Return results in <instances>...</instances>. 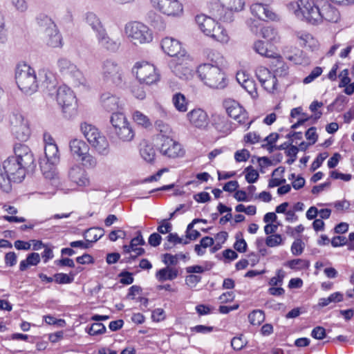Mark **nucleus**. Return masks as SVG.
<instances>
[{"mask_svg":"<svg viewBox=\"0 0 354 354\" xmlns=\"http://www.w3.org/2000/svg\"><path fill=\"white\" fill-rule=\"evenodd\" d=\"M200 79L209 87L215 89H223L227 85L225 73L217 65L204 64L197 69Z\"/></svg>","mask_w":354,"mask_h":354,"instance_id":"obj_1","label":"nucleus"},{"mask_svg":"<svg viewBox=\"0 0 354 354\" xmlns=\"http://www.w3.org/2000/svg\"><path fill=\"white\" fill-rule=\"evenodd\" d=\"M288 8L295 16L310 24L320 22L319 7L316 6L313 0H298L288 4Z\"/></svg>","mask_w":354,"mask_h":354,"instance_id":"obj_2","label":"nucleus"},{"mask_svg":"<svg viewBox=\"0 0 354 354\" xmlns=\"http://www.w3.org/2000/svg\"><path fill=\"white\" fill-rule=\"evenodd\" d=\"M15 80L18 88L26 95H32L37 91L38 82L35 71L30 66L19 64L16 68Z\"/></svg>","mask_w":354,"mask_h":354,"instance_id":"obj_3","label":"nucleus"},{"mask_svg":"<svg viewBox=\"0 0 354 354\" xmlns=\"http://www.w3.org/2000/svg\"><path fill=\"white\" fill-rule=\"evenodd\" d=\"M195 20L200 30L205 35L222 43L228 41L227 31L213 18L201 14L196 15Z\"/></svg>","mask_w":354,"mask_h":354,"instance_id":"obj_4","label":"nucleus"},{"mask_svg":"<svg viewBox=\"0 0 354 354\" xmlns=\"http://www.w3.org/2000/svg\"><path fill=\"white\" fill-rule=\"evenodd\" d=\"M80 129L87 141L99 154L108 155L109 153V142L95 126L84 122L81 124Z\"/></svg>","mask_w":354,"mask_h":354,"instance_id":"obj_5","label":"nucleus"},{"mask_svg":"<svg viewBox=\"0 0 354 354\" xmlns=\"http://www.w3.org/2000/svg\"><path fill=\"white\" fill-rule=\"evenodd\" d=\"M56 100L62 107L64 117L71 118L77 111V100L73 91L66 85L60 86L57 90Z\"/></svg>","mask_w":354,"mask_h":354,"instance_id":"obj_6","label":"nucleus"},{"mask_svg":"<svg viewBox=\"0 0 354 354\" xmlns=\"http://www.w3.org/2000/svg\"><path fill=\"white\" fill-rule=\"evenodd\" d=\"M110 122L112 126L113 132L123 142L131 141L135 133L129 122L122 113H112Z\"/></svg>","mask_w":354,"mask_h":354,"instance_id":"obj_7","label":"nucleus"},{"mask_svg":"<svg viewBox=\"0 0 354 354\" xmlns=\"http://www.w3.org/2000/svg\"><path fill=\"white\" fill-rule=\"evenodd\" d=\"M125 32L135 45L150 43L153 39L151 30L140 22L134 21L127 24Z\"/></svg>","mask_w":354,"mask_h":354,"instance_id":"obj_8","label":"nucleus"},{"mask_svg":"<svg viewBox=\"0 0 354 354\" xmlns=\"http://www.w3.org/2000/svg\"><path fill=\"white\" fill-rule=\"evenodd\" d=\"M57 64L61 75L70 78L74 86H79L85 83V78L82 73L71 60L61 57L57 60Z\"/></svg>","mask_w":354,"mask_h":354,"instance_id":"obj_9","label":"nucleus"},{"mask_svg":"<svg viewBox=\"0 0 354 354\" xmlns=\"http://www.w3.org/2000/svg\"><path fill=\"white\" fill-rule=\"evenodd\" d=\"M137 79L140 83L151 84L159 80V74L155 66L148 62H137L133 68Z\"/></svg>","mask_w":354,"mask_h":354,"instance_id":"obj_10","label":"nucleus"},{"mask_svg":"<svg viewBox=\"0 0 354 354\" xmlns=\"http://www.w3.org/2000/svg\"><path fill=\"white\" fill-rule=\"evenodd\" d=\"M11 130L17 139L26 141L30 136V130L23 115L19 112H12L9 117Z\"/></svg>","mask_w":354,"mask_h":354,"instance_id":"obj_11","label":"nucleus"},{"mask_svg":"<svg viewBox=\"0 0 354 354\" xmlns=\"http://www.w3.org/2000/svg\"><path fill=\"white\" fill-rule=\"evenodd\" d=\"M47 162L41 163V169L46 178H52L55 174V165L59 162V154L56 144L46 145L44 148Z\"/></svg>","mask_w":354,"mask_h":354,"instance_id":"obj_12","label":"nucleus"},{"mask_svg":"<svg viewBox=\"0 0 354 354\" xmlns=\"http://www.w3.org/2000/svg\"><path fill=\"white\" fill-rule=\"evenodd\" d=\"M101 74L103 80L106 82H111L117 86L122 83L121 68L118 64L111 59H107L103 62Z\"/></svg>","mask_w":354,"mask_h":354,"instance_id":"obj_13","label":"nucleus"},{"mask_svg":"<svg viewBox=\"0 0 354 354\" xmlns=\"http://www.w3.org/2000/svg\"><path fill=\"white\" fill-rule=\"evenodd\" d=\"M153 8L168 16H179L183 13L182 3L178 0H150Z\"/></svg>","mask_w":354,"mask_h":354,"instance_id":"obj_14","label":"nucleus"},{"mask_svg":"<svg viewBox=\"0 0 354 354\" xmlns=\"http://www.w3.org/2000/svg\"><path fill=\"white\" fill-rule=\"evenodd\" d=\"M222 6L221 11L216 17L224 21H231L232 11H241L244 6L243 0H218Z\"/></svg>","mask_w":354,"mask_h":354,"instance_id":"obj_15","label":"nucleus"},{"mask_svg":"<svg viewBox=\"0 0 354 354\" xmlns=\"http://www.w3.org/2000/svg\"><path fill=\"white\" fill-rule=\"evenodd\" d=\"M161 142L160 151L162 155L171 158L181 157L184 155L185 151L180 144L171 137L161 140Z\"/></svg>","mask_w":354,"mask_h":354,"instance_id":"obj_16","label":"nucleus"},{"mask_svg":"<svg viewBox=\"0 0 354 354\" xmlns=\"http://www.w3.org/2000/svg\"><path fill=\"white\" fill-rule=\"evenodd\" d=\"M225 106L228 115L236 120L240 124H245L248 119V113L234 100H226Z\"/></svg>","mask_w":354,"mask_h":354,"instance_id":"obj_17","label":"nucleus"},{"mask_svg":"<svg viewBox=\"0 0 354 354\" xmlns=\"http://www.w3.org/2000/svg\"><path fill=\"white\" fill-rule=\"evenodd\" d=\"M100 102L102 107L108 112L121 113L123 104L118 97L110 92H104L101 94Z\"/></svg>","mask_w":354,"mask_h":354,"instance_id":"obj_18","label":"nucleus"},{"mask_svg":"<svg viewBox=\"0 0 354 354\" xmlns=\"http://www.w3.org/2000/svg\"><path fill=\"white\" fill-rule=\"evenodd\" d=\"M250 11L254 17H257L260 20H274L276 18V15L270 10L268 4L261 3H253L250 6Z\"/></svg>","mask_w":354,"mask_h":354,"instance_id":"obj_19","label":"nucleus"},{"mask_svg":"<svg viewBox=\"0 0 354 354\" xmlns=\"http://www.w3.org/2000/svg\"><path fill=\"white\" fill-rule=\"evenodd\" d=\"M96 38L99 45L108 51L116 52L120 48V42L119 40L111 38L106 29L98 33Z\"/></svg>","mask_w":354,"mask_h":354,"instance_id":"obj_20","label":"nucleus"},{"mask_svg":"<svg viewBox=\"0 0 354 354\" xmlns=\"http://www.w3.org/2000/svg\"><path fill=\"white\" fill-rule=\"evenodd\" d=\"M68 178L78 186H86L89 184V179L86 171L80 166L75 165L68 171Z\"/></svg>","mask_w":354,"mask_h":354,"instance_id":"obj_21","label":"nucleus"},{"mask_svg":"<svg viewBox=\"0 0 354 354\" xmlns=\"http://www.w3.org/2000/svg\"><path fill=\"white\" fill-rule=\"evenodd\" d=\"M187 116L190 123L197 128L203 129L208 124L207 114L201 109L192 110Z\"/></svg>","mask_w":354,"mask_h":354,"instance_id":"obj_22","label":"nucleus"},{"mask_svg":"<svg viewBox=\"0 0 354 354\" xmlns=\"http://www.w3.org/2000/svg\"><path fill=\"white\" fill-rule=\"evenodd\" d=\"M319 12L320 13V21L325 19L330 22L336 23L340 18L339 11L328 2L324 3L321 8H319Z\"/></svg>","mask_w":354,"mask_h":354,"instance_id":"obj_23","label":"nucleus"},{"mask_svg":"<svg viewBox=\"0 0 354 354\" xmlns=\"http://www.w3.org/2000/svg\"><path fill=\"white\" fill-rule=\"evenodd\" d=\"M161 48L162 50L169 56H178L180 53V43L171 37H165L162 40Z\"/></svg>","mask_w":354,"mask_h":354,"instance_id":"obj_24","label":"nucleus"},{"mask_svg":"<svg viewBox=\"0 0 354 354\" xmlns=\"http://www.w3.org/2000/svg\"><path fill=\"white\" fill-rule=\"evenodd\" d=\"M84 21L97 35L105 29L100 19L93 12H87L84 15Z\"/></svg>","mask_w":354,"mask_h":354,"instance_id":"obj_25","label":"nucleus"},{"mask_svg":"<svg viewBox=\"0 0 354 354\" xmlns=\"http://www.w3.org/2000/svg\"><path fill=\"white\" fill-rule=\"evenodd\" d=\"M44 39L46 44L52 48L60 47L62 45V36L56 27L45 32Z\"/></svg>","mask_w":354,"mask_h":354,"instance_id":"obj_26","label":"nucleus"},{"mask_svg":"<svg viewBox=\"0 0 354 354\" xmlns=\"http://www.w3.org/2000/svg\"><path fill=\"white\" fill-rule=\"evenodd\" d=\"M272 62L273 66V77L276 79L277 77H285L288 75V66L285 63L281 57H274Z\"/></svg>","mask_w":354,"mask_h":354,"instance_id":"obj_27","label":"nucleus"},{"mask_svg":"<svg viewBox=\"0 0 354 354\" xmlns=\"http://www.w3.org/2000/svg\"><path fill=\"white\" fill-rule=\"evenodd\" d=\"M71 151L73 155L77 156L81 158L88 152V146L83 140L79 139H73L70 142Z\"/></svg>","mask_w":354,"mask_h":354,"instance_id":"obj_28","label":"nucleus"},{"mask_svg":"<svg viewBox=\"0 0 354 354\" xmlns=\"http://www.w3.org/2000/svg\"><path fill=\"white\" fill-rule=\"evenodd\" d=\"M178 272L176 268L169 266L157 271L156 277L158 281L163 282L166 280H174L178 277Z\"/></svg>","mask_w":354,"mask_h":354,"instance_id":"obj_29","label":"nucleus"},{"mask_svg":"<svg viewBox=\"0 0 354 354\" xmlns=\"http://www.w3.org/2000/svg\"><path fill=\"white\" fill-rule=\"evenodd\" d=\"M104 234V229L100 227H91L85 230L83 235L86 242L91 245V243L96 242L101 237H102Z\"/></svg>","mask_w":354,"mask_h":354,"instance_id":"obj_30","label":"nucleus"},{"mask_svg":"<svg viewBox=\"0 0 354 354\" xmlns=\"http://www.w3.org/2000/svg\"><path fill=\"white\" fill-rule=\"evenodd\" d=\"M140 153L147 162H152L155 159L156 152L153 146L145 141L140 143Z\"/></svg>","mask_w":354,"mask_h":354,"instance_id":"obj_31","label":"nucleus"},{"mask_svg":"<svg viewBox=\"0 0 354 354\" xmlns=\"http://www.w3.org/2000/svg\"><path fill=\"white\" fill-rule=\"evenodd\" d=\"M155 129L157 131L160 132V139L164 140L166 138H170L172 133L170 127L162 120H158L155 122Z\"/></svg>","mask_w":354,"mask_h":354,"instance_id":"obj_32","label":"nucleus"},{"mask_svg":"<svg viewBox=\"0 0 354 354\" xmlns=\"http://www.w3.org/2000/svg\"><path fill=\"white\" fill-rule=\"evenodd\" d=\"M37 21L38 25L43 29L44 32L49 31V30H52L56 27V25L53 21L45 14H39L37 17Z\"/></svg>","mask_w":354,"mask_h":354,"instance_id":"obj_33","label":"nucleus"},{"mask_svg":"<svg viewBox=\"0 0 354 354\" xmlns=\"http://www.w3.org/2000/svg\"><path fill=\"white\" fill-rule=\"evenodd\" d=\"M172 102L176 109L181 112L187 110V102L185 95L180 93H177L172 97Z\"/></svg>","mask_w":354,"mask_h":354,"instance_id":"obj_34","label":"nucleus"},{"mask_svg":"<svg viewBox=\"0 0 354 354\" xmlns=\"http://www.w3.org/2000/svg\"><path fill=\"white\" fill-rule=\"evenodd\" d=\"M253 48L256 53H259L261 56H264L266 57H275V53L272 50H268L264 42L261 40H258L254 42Z\"/></svg>","mask_w":354,"mask_h":354,"instance_id":"obj_35","label":"nucleus"},{"mask_svg":"<svg viewBox=\"0 0 354 354\" xmlns=\"http://www.w3.org/2000/svg\"><path fill=\"white\" fill-rule=\"evenodd\" d=\"M343 294L339 292H336L331 294L327 298H321L319 300V306L321 307H325L330 303H337L343 301Z\"/></svg>","mask_w":354,"mask_h":354,"instance_id":"obj_36","label":"nucleus"},{"mask_svg":"<svg viewBox=\"0 0 354 354\" xmlns=\"http://www.w3.org/2000/svg\"><path fill=\"white\" fill-rule=\"evenodd\" d=\"M265 319V315L261 310H254L248 315V320L252 325L259 326Z\"/></svg>","mask_w":354,"mask_h":354,"instance_id":"obj_37","label":"nucleus"},{"mask_svg":"<svg viewBox=\"0 0 354 354\" xmlns=\"http://www.w3.org/2000/svg\"><path fill=\"white\" fill-rule=\"evenodd\" d=\"M297 37L299 39V45L301 46L312 48L315 45V40L308 32H298Z\"/></svg>","mask_w":354,"mask_h":354,"instance_id":"obj_38","label":"nucleus"},{"mask_svg":"<svg viewBox=\"0 0 354 354\" xmlns=\"http://www.w3.org/2000/svg\"><path fill=\"white\" fill-rule=\"evenodd\" d=\"M133 119L138 125L145 128H148L151 126V122L149 118L139 111L133 112Z\"/></svg>","mask_w":354,"mask_h":354,"instance_id":"obj_39","label":"nucleus"},{"mask_svg":"<svg viewBox=\"0 0 354 354\" xmlns=\"http://www.w3.org/2000/svg\"><path fill=\"white\" fill-rule=\"evenodd\" d=\"M286 266L292 270H302L308 268L309 262L304 259H296L288 261Z\"/></svg>","mask_w":354,"mask_h":354,"instance_id":"obj_40","label":"nucleus"},{"mask_svg":"<svg viewBox=\"0 0 354 354\" xmlns=\"http://www.w3.org/2000/svg\"><path fill=\"white\" fill-rule=\"evenodd\" d=\"M73 274L71 272L70 275L64 273H57L54 275V281L59 284H67L73 281Z\"/></svg>","mask_w":354,"mask_h":354,"instance_id":"obj_41","label":"nucleus"},{"mask_svg":"<svg viewBox=\"0 0 354 354\" xmlns=\"http://www.w3.org/2000/svg\"><path fill=\"white\" fill-rule=\"evenodd\" d=\"M261 84L268 92L273 93L277 89V79L272 76L261 82Z\"/></svg>","mask_w":354,"mask_h":354,"instance_id":"obj_42","label":"nucleus"},{"mask_svg":"<svg viewBox=\"0 0 354 354\" xmlns=\"http://www.w3.org/2000/svg\"><path fill=\"white\" fill-rule=\"evenodd\" d=\"M240 76L241 75L239 73H237L236 80L239 82V83L241 84L242 87L250 94L255 91V85L254 82L249 79H243V82H241Z\"/></svg>","mask_w":354,"mask_h":354,"instance_id":"obj_43","label":"nucleus"},{"mask_svg":"<svg viewBox=\"0 0 354 354\" xmlns=\"http://www.w3.org/2000/svg\"><path fill=\"white\" fill-rule=\"evenodd\" d=\"M255 74L260 83L272 77L270 71L263 66L258 67L255 71Z\"/></svg>","mask_w":354,"mask_h":354,"instance_id":"obj_44","label":"nucleus"},{"mask_svg":"<svg viewBox=\"0 0 354 354\" xmlns=\"http://www.w3.org/2000/svg\"><path fill=\"white\" fill-rule=\"evenodd\" d=\"M261 32L262 37L268 41H272L276 39L277 32L272 27H263L261 29Z\"/></svg>","mask_w":354,"mask_h":354,"instance_id":"obj_45","label":"nucleus"},{"mask_svg":"<svg viewBox=\"0 0 354 354\" xmlns=\"http://www.w3.org/2000/svg\"><path fill=\"white\" fill-rule=\"evenodd\" d=\"M245 171L247 172L245 180L248 183H254L258 180L259 177V173L252 166L246 167Z\"/></svg>","mask_w":354,"mask_h":354,"instance_id":"obj_46","label":"nucleus"},{"mask_svg":"<svg viewBox=\"0 0 354 354\" xmlns=\"http://www.w3.org/2000/svg\"><path fill=\"white\" fill-rule=\"evenodd\" d=\"M106 330V327L103 324L93 323L87 331L90 335H97L104 333Z\"/></svg>","mask_w":354,"mask_h":354,"instance_id":"obj_47","label":"nucleus"},{"mask_svg":"<svg viewBox=\"0 0 354 354\" xmlns=\"http://www.w3.org/2000/svg\"><path fill=\"white\" fill-rule=\"evenodd\" d=\"M304 249V243L301 239H296L292 244L291 252L293 255L298 256L302 254Z\"/></svg>","mask_w":354,"mask_h":354,"instance_id":"obj_48","label":"nucleus"},{"mask_svg":"<svg viewBox=\"0 0 354 354\" xmlns=\"http://www.w3.org/2000/svg\"><path fill=\"white\" fill-rule=\"evenodd\" d=\"M83 165L86 167L94 168L97 165L96 158L88 152L81 157Z\"/></svg>","mask_w":354,"mask_h":354,"instance_id":"obj_49","label":"nucleus"},{"mask_svg":"<svg viewBox=\"0 0 354 354\" xmlns=\"http://www.w3.org/2000/svg\"><path fill=\"white\" fill-rule=\"evenodd\" d=\"M298 151L299 148L295 145H290L289 149L286 151V156L289 157L286 161L288 165H292L296 160Z\"/></svg>","mask_w":354,"mask_h":354,"instance_id":"obj_50","label":"nucleus"},{"mask_svg":"<svg viewBox=\"0 0 354 354\" xmlns=\"http://www.w3.org/2000/svg\"><path fill=\"white\" fill-rule=\"evenodd\" d=\"M322 73V68L321 67L317 66L314 68L313 70L310 72V73L304 79L303 82L304 84H309L312 82L317 77L321 75Z\"/></svg>","mask_w":354,"mask_h":354,"instance_id":"obj_51","label":"nucleus"},{"mask_svg":"<svg viewBox=\"0 0 354 354\" xmlns=\"http://www.w3.org/2000/svg\"><path fill=\"white\" fill-rule=\"evenodd\" d=\"M281 236L278 234L269 236L266 238V243L268 247H274L281 243Z\"/></svg>","mask_w":354,"mask_h":354,"instance_id":"obj_52","label":"nucleus"},{"mask_svg":"<svg viewBox=\"0 0 354 354\" xmlns=\"http://www.w3.org/2000/svg\"><path fill=\"white\" fill-rule=\"evenodd\" d=\"M328 156V154L326 152L319 153L315 160L313 162L311 165V170L314 171L320 167Z\"/></svg>","mask_w":354,"mask_h":354,"instance_id":"obj_53","label":"nucleus"},{"mask_svg":"<svg viewBox=\"0 0 354 354\" xmlns=\"http://www.w3.org/2000/svg\"><path fill=\"white\" fill-rule=\"evenodd\" d=\"M119 277H121L120 282L124 285H129L133 282V274L128 271H122L119 274Z\"/></svg>","mask_w":354,"mask_h":354,"instance_id":"obj_54","label":"nucleus"},{"mask_svg":"<svg viewBox=\"0 0 354 354\" xmlns=\"http://www.w3.org/2000/svg\"><path fill=\"white\" fill-rule=\"evenodd\" d=\"M331 245L334 248L347 245L348 244V240L344 236H334L331 240Z\"/></svg>","mask_w":354,"mask_h":354,"instance_id":"obj_55","label":"nucleus"},{"mask_svg":"<svg viewBox=\"0 0 354 354\" xmlns=\"http://www.w3.org/2000/svg\"><path fill=\"white\" fill-rule=\"evenodd\" d=\"M326 335V330L322 326H316L311 332V336L316 339H323Z\"/></svg>","mask_w":354,"mask_h":354,"instance_id":"obj_56","label":"nucleus"},{"mask_svg":"<svg viewBox=\"0 0 354 354\" xmlns=\"http://www.w3.org/2000/svg\"><path fill=\"white\" fill-rule=\"evenodd\" d=\"M236 241L234 244V248L239 252H245L247 250V243L243 239H239V235H236Z\"/></svg>","mask_w":354,"mask_h":354,"instance_id":"obj_57","label":"nucleus"},{"mask_svg":"<svg viewBox=\"0 0 354 354\" xmlns=\"http://www.w3.org/2000/svg\"><path fill=\"white\" fill-rule=\"evenodd\" d=\"M45 322L49 325H57L60 327H64L65 325V321L64 319H57L51 315H46L44 317Z\"/></svg>","mask_w":354,"mask_h":354,"instance_id":"obj_58","label":"nucleus"},{"mask_svg":"<svg viewBox=\"0 0 354 354\" xmlns=\"http://www.w3.org/2000/svg\"><path fill=\"white\" fill-rule=\"evenodd\" d=\"M250 153L247 149L236 151L234 158L236 162H245L250 158Z\"/></svg>","mask_w":354,"mask_h":354,"instance_id":"obj_59","label":"nucleus"},{"mask_svg":"<svg viewBox=\"0 0 354 354\" xmlns=\"http://www.w3.org/2000/svg\"><path fill=\"white\" fill-rule=\"evenodd\" d=\"M284 277V274L281 270H279L277 271V276L273 277L270 279L269 281V285L272 286H281L283 283V279Z\"/></svg>","mask_w":354,"mask_h":354,"instance_id":"obj_60","label":"nucleus"},{"mask_svg":"<svg viewBox=\"0 0 354 354\" xmlns=\"http://www.w3.org/2000/svg\"><path fill=\"white\" fill-rule=\"evenodd\" d=\"M305 136L306 139L310 141V144H315L317 142L318 138V136L316 133V128L314 127L309 128L306 131Z\"/></svg>","mask_w":354,"mask_h":354,"instance_id":"obj_61","label":"nucleus"},{"mask_svg":"<svg viewBox=\"0 0 354 354\" xmlns=\"http://www.w3.org/2000/svg\"><path fill=\"white\" fill-rule=\"evenodd\" d=\"M245 345V342L243 341L241 336L234 337L231 340V346L234 350L239 351L242 349Z\"/></svg>","mask_w":354,"mask_h":354,"instance_id":"obj_62","label":"nucleus"},{"mask_svg":"<svg viewBox=\"0 0 354 354\" xmlns=\"http://www.w3.org/2000/svg\"><path fill=\"white\" fill-rule=\"evenodd\" d=\"M162 240L161 236L158 233H153L149 237V244L153 247L158 246Z\"/></svg>","mask_w":354,"mask_h":354,"instance_id":"obj_63","label":"nucleus"},{"mask_svg":"<svg viewBox=\"0 0 354 354\" xmlns=\"http://www.w3.org/2000/svg\"><path fill=\"white\" fill-rule=\"evenodd\" d=\"M194 198L198 203H206L210 201L211 197L209 193L202 192L194 195Z\"/></svg>","mask_w":354,"mask_h":354,"instance_id":"obj_64","label":"nucleus"}]
</instances>
